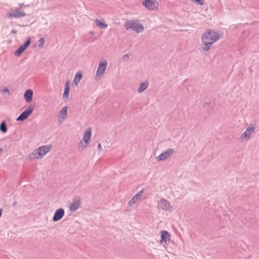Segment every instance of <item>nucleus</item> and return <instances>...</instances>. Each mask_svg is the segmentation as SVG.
<instances>
[{"label":"nucleus","instance_id":"obj_1","mask_svg":"<svg viewBox=\"0 0 259 259\" xmlns=\"http://www.w3.org/2000/svg\"><path fill=\"white\" fill-rule=\"evenodd\" d=\"M220 38V35L217 32L211 30H206L201 37V41L203 45V50L207 51L211 48V45Z\"/></svg>","mask_w":259,"mask_h":259},{"label":"nucleus","instance_id":"obj_2","mask_svg":"<svg viewBox=\"0 0 259 259\" xmlns=\"http://www.w3.org/2000/svg\"><path fill=\"white\" fill-rule=\"evenodd\" d=\"M51 149V146H44L36 149L34 153L30 155L31 159L42 158Z\"/></svg>","mask_w":259,"mask_h":259},{"label":"nucleus","instance_id":"obj_3","mask_svg":"<svg viewBox=\"0 0 259 259\" xmlns=\"http://www.w3.org/2000/svg\"><path fill=\"white\" fill-rule=\"evenodd\" d=\"M127 30L133 29L137 33H140L144 30L143 26L139 23L137 20H128L124 24Z\"/></svg>","mask_w":259,"mask_h":259},{"label":"nucleus","instance_id":"obj_4","mask_svg":"<svg viewBox=\"0 0 259 259\" xmlns=\"http://www.w3.org/2000/svg\"><path fill=\"white\" fill-rule=\"evenodd\" d=\"M92 136V128L89 127L85 132L83 137V143H82V149L86 148L89 145Z\"/></svg>","mask_w":259,"mask_h":259},{"label":"nucleus","instance_id":"obj_5","mask_svg":"<svg viewBox=\"0 0 259 259\" xmlns=\"http://www.w3.org/2000/svg\"><path fill=\"white\" fill-rule=\"evenodd\" d=\"M143 5L149 10H153L158 7V3L155 0H146L143 2Z\"/></svg>","mask_w":259,"mask_h":259},{"label":"nucleus","instance_id":"obj_6","mask_svg":"<svg viewBox=\"0 0 259 259\" xmlns=\"http://www.w3.org/2000/svg\"><path fill=\"white\" fill-rule=\"evenodd\" d=\"M158 207L163 210L171 211L172 206L170 205L169 202L164 199H161L158 202Z\"/></svg>","mask_w":259,"mask_h":259},{"label":"nucleus","instance_id":"obj_7","mask_svg":"<svg viewBox=\"0 0 259 259\" xmlns=\"http://www.w3.org/2000/svg\"><path fill=\"white\" fill-rule=\"evenodd\" d=\"M31 42L30 38H28L27 41L22 46H21L14 53L15 55L19 56L27 48Z\"/></svg>","mask_w":259,"mask_h":259},{"label":"nucleus","instance_id":"obj_8","mask_svg":"<svg viewBox=\"0 0 259 259\" xmlns=\"http://www.w3.org/2000/svg\"><path fill=\"white\" fill-rule=\"evenodd\" d=\"M107 65V62L105 61L102 62H101L99 64L98 68L97 71L96 73V76L97 77H100L102 75H103L106 69Z\"/></svg>","mask_w":259,"mask_h":259},{"label":"nucleus","instance_id":"obj_9","mask_svg":"<svg viewBox=\"0 0 259 259\" xmlns=\"http://www.w3.org/2000/svg\"><path fill=\"white\" fill-rule=\"evenodd\" d=\"M174 152V151L173 149H169L167 150L164 151L162 152L160 155H159L158 157H157V159L158 161L160 160H164L169 157L170 156V155Z\"/></svg>","mask_w":259,"mask_h":259},{"label":"nucleus","instance_id":"obj_10","mask_svg":"<svg viewBox=\"0 0 259 259\" xmlns=\"http://www.w3.org/2000/svg\"><path fill=\"white\" fill-rule=\"evenodd\" d=\"M33 110V108H28L21 114V115L17 118V120L23 121L24 120L26 119L32 113Z\"/></svg>","mask_w":259,"mask_h":259},{"label":"nucleus","instance_id":"obj_11","mask_svg":"<svg viewBox=\"0 0 259 259\" xmlns=\"http://www.w3.org/2000/svg\"><path fill=\"white\" fill-rule=\"evenodd\" d=\"M25 15V13L23 11H19L18 10H12L8 13V16L10 18L14 17L18 18L23 17Z\"/></svg>","mask_w":259,"mask_h":259},{"label":"nucleus","instance_id":"obj_12","mask_svg":"<svg viewBox=\"0 0 259 259\" xmlns=\"http://www.w3.org/2000/svg\"><path fill=\"white\" fill-rule=\"evenodd\" d=\"M254 127L253 126H250L247 128L246 131L242 135L241 138L247 140L249 139L250 136L254 132Z\"/></svg>","mask_w":259,"mask_h":259},{"label":"nucleus","instance_id":"obj_13","mask_svg":"<svg viewBox=\"0 0 259 259\" xmlns=\"http://www.w3.org/2000/svg\"><path fill=\"white\" fill-rule=\"evenodd\" d=\"M161 238L160 242L161 243L163 242L166 243L170 241V235L167 231H162L161 232Z\"/></svg>","mask_w":259,"mask_h":259},{"label":"nucleus","instance_id":"obj_14","mask_svg":"<svg viewBox=\"0 0 259 259\" xmlns=\"http://www.w3.org/2000/svg\"><path fill=\"white\" fill-rule=\"evenodd\" d=\"M64 215V211L63 209L60 208L56 211L53 217V221L55 222L60 220Z\"/></svg>","mask_w":259,"mask_h":259},{"label":"nucleus","instance_id":"obj_15","mask_svg":"<svg viewBox=\"0 0 259 259\" xmlns=\"http://www.w3.org/2000/svg\"><path fill=\"white\" fill-rule=\"evenodd\" d=\"M95 23L96 26L104 29L106 28L108 26V25L105 23V20L104 19H96L95 20Z\"/></svg>","mask_w":259,"mask_h":259},{"label":"nucleus","instance_id":"obj_16","mask_svg":"<svg viewBox=\"0 0 259 259\" xmlns=\"http://www.w3.org/2000/svg\"><path fill=\"white\" fill-rule=\"evenodd\" d=\"M80 205V200L77 199L76 200H74L72 202H71L69 205V209L71 211H75L79 206Z\"/></svg>","mask_w":259,"mask_h":259},{"label":"nucleus","instance_id":"obj_17","mask_svg":"<svg viewBox=\"0 0 259 259\" xmlns=\"http://www.w3.org/2000/svg\"><path fill=\"white\" fill-rule=\"evenodd\" d=\"M67 109L68 108L67 107H64L59 112L58 115L59 119L62 120L66 118L67 115Z\"/></svg>","mask_w":259,"mask_h":259},{"label":"nucleus","instance_id":"obj_18","mask_svg":"<svg viewBox=\"0 0 259 259\" xmlns=\"http://www.w3.org/2000/svg\"><path fill=\"white\" fill-rule=\"evenodd\" d=\"M33 96V91L31 90H27L25 93L24 98L27 102H30L32 101Z\"/></svg>","mask_w":259,"mask_h":259},{"label":"nucleus","instance_id":"obj_19","mask_svg":"<svg viewBox=\"0 0 259 259\" xmlns=\"http://www.w3.org/2000/svg\"><path fill=\"white\" fill-rule=\"evenodd\" d=\"M80 79L81 73L80 72H78L74 77V80L72 84V86L75 87H77Z\"/></svg>","mask_w":259,"mask_h":259},{"label":"nucleus","instance_id":"obj_20","mask_svg":"<svg viewBox=\"0 0 259 259\" xmlns=\"http://www.w3.org/2000/svg\"><path fill=\"white\" fill-rule=\"evenodd\" d=\"M69 84L70 82L68 81H67L65 83V88L64 93L63 94V98H68L69 94Z\"/></svg>","mask_w":259,"mask_h":259},{"label":"nucleus","instance_id":"obj_21","mask_svg":"<svg viewBox=\"0 0 259 259\" xmlns=\"http://www.w3.org/2000/svg\"><path fill=\"white\" fill-rule=\"evenodd\" d=\"M142 195V192H140L139 193H138L137 195H136L133 198H132V201L130 202V203H135L139 201L141 198Z\"/></svg>","mask_w":259,"mask_h":259},{"label":"nucleus","instance_id":"obj_22","mask_svg":"<svg viewBox=\"0 0 259 259\" xmlns=\"http://www.w3.org/2000/svg\"><path fill=\"white\" fill-rule=\"evenodd\" d=\"M148 84V83L147 82L141 83L139 89V92L142 93L145 91L147 88Z\"/></svg>","mask_w":259,"mask_h":259},{"label":"nucleus","instance_id":"obj_23","mask_svg":"<svg viewBox=\"0 0 259 259\" xmlns=\"http://www.w3.org/2000/svg\"><path fill=\"white\" fill-rule=\"evenodd\" d=\"M0 130L4 133L7 132V128L4 122H3L0 125Z\"/></svg>","mask_w":259,"mask_h":259},{"label":"nucleus","instance_id":"obj_24","mask_svg":"<svg viewBox=\"0 0 259 259\" xmlns=\"http://www.w3.org/2000/svg\"><path fill=\"white\" fill-rule=\"evenodd\" d=\"M45 44V39L44 38H40L39 40V46L40 48H42Z\"/></svg>","mask_w":259,"mask_h":259},{"label":"nucleus","instance_id":"obj_25","mask_svg":"<svg viewBox=\"0 0 259 259\" xmlns=\"http://www.w3.org/2000/svg\"><path fill=\"white\" fill-rule=\"evenodd\" d=\"M98 149L99 151L102 150V146H101V144L100 143H99L98 144Z\"/></svg>","mask_w":259,"mask_h":259},{"label":"nucleus","instance_id":"obj_26","mask_svg":"<svg viewBox=\"0 0 259 259\" xmlns=\"http://www.w3.org/2000/svg\"><path fill=\"white\" fill-rule=\"evenodd\" d=\"M122 58H123V60L127 59L128 58V55H124L123 56Z\"/></svg>","mask_w":259,"mask_h":259},{"label":"nucleus","instance_id":"obj_27","mask_svg":"<svg viewBox=\"0 0 259 259\" xmlns=\"http://www.w3.org/2000/svg\"><path fill=\"white\" fill-rule=\"evenodd\" d=\"M4 93H9V90L8 89H4L3 90Z\"/></svg>","mask_w":259,"mask_h":259},{"label":"nucleus","instance_id":"obj_28","mask_svg":"<svg viewBox=\"0 0 259 259\" xmlns=\"http://www.w3.org/2000/svg\"><path fill=\"white\" fill-rule=\"evenodd\" d=\"M16 32H17V31L16 30H12L11 31V33H13V34H15V33H16Z\"/></svg>","mask_w":259,"mask_h":259},{"label":"nucleus","instance_id":"obj_29","mask_svg":"<svg viewBox=\"0 0 259 259\" xmlns=\"http://www.w3.org/2000/svg\"><path fill=\"white\" fill-rule=\"evenodd\" d=\"M2 214V209H0V217H1Z\"/></svg>","mask_w":259,"mask_h":259},{"label":"nucleus","instance_id":"obj_30","mask_svg":"<svg viewBox=\"0 0 259 259\" xmlns=\"http://www.w3.org/2000/svg\"><path fill=\"white\" fill-rule=\"evenodd\" d=\"M2 151V149H0V152H1Z\"/></svg>","mask_w":259,"mask_h":259}]
</instances>
